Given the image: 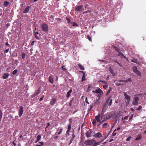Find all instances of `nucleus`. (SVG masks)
I'll return each mask as SVG.
<instances>
[{"instance_id": "f257e3e1", "label": "nucleus", "mask_w": 146, "mask_h": 146, "mask_svg": "<svg viewBox=\"0 0 146 146\" xmlns=\"http://www.w3.org/2000/svg\"><path fill=\"white\" fill-rule=\"evenodd\" d=\"M141 96V95H139L135 96L134 97L132 101V104L133 105H137L139 104L138 102Z\"/></svg>"}, {"instance_id": "f03ea898", "label": "nucleus", "mask_w": 146, "mask_h": 146, "mask_svg": "<svg viewBox=\"0 0 146 146\" xmlns=\"http://www.w3.org/2000/svg\"><path fill=\"white\" fill-rule=\"evenodd\" d=\"M96 141L94 139H93L92 140H86L84 142V144L87 145H93Z\"/></svg>"}, {"instance_id": "7ed1b4c3", "label": "nucleus", "mask_w": 146, "mask_h": 146, "mask_svg": "<svg viewBox=\"0 0 146 146\" xmlns=\"http://www.w3.org/2000/svg\"><path fill=\"white\" fill-rule=\"evenodd\" d=\"M41 28L43 31L44 32H47L48 31V26L45 23H43L42 25Z\"/></svg>"}, {"instance_id": "20e7f679", "label": "nucleus", "mask_w": 146, "mask_h": 146, "mask_svg": "<svg viewBox=\"0 0 146 146\" xmlns=\"http://www.w3.org/2000/svg\"><path fill=\"white\" fill-rule=\"evenodd\" d=\"M110 115L109 114L106 113L101 116V120H102V122L109 119Z\"/></svg>"}, {"instance_id": "39448f33", "label": "nucleus", "mask_w": 146, "mask_h": 146, "mask_svg": "<svg viewBox=\"0 0 146 146\" xmlns=\"http://www.w3.org/2000/svg\"><path fill=\"white\" fill-rule=\"evenodd\" d=\"M115 49L118 53L117 55L120 56L122 58H124L125 59H127L126 57L121 52L120 50L118 48L115 47Z\"/></svg>"}, {"instance_id": "423d86ee", "label": "nucleus", "mask_w": 146, "mask_h": 146, "mask_svg": "<svg viewBox=\"0 0 146 146\" xmlns=\"http://www.w3.org/2000/svg\"><path fill=\"white\" fill-rule=\"evenodd\" d=\"M133 72L139 76H141V72L140 71L137 70V68L136 66H134L133 67Z\"/></svg>"}, {"instance_id": "0eeeda50", "label": "nucleus", "mask_w": 146, "mask_h": 146, "mask_svg": "<svg viewBox=\"0 0 146 146\" xmlns=\"http://www.w3.org/2000/svg\"><path fill=\"white\" fill-rule=\"evenodd\" d=\"M92 92L93 93H98L100 94V95H102L103 94V91L99 88H98L92 91Z\"/></svg>"}, {"instance_id": "6e6552de", "label": "nucleus", "mask_w": 146, "mask_h": 146, "mask_svg": "<svg viewBox=\"0 0 146 146\" xmlns=\"http://www.w3.org/2000/svg\"><path fill=\"white\" fill-rule=\"evenodd\" d=\"M124 96L125 98L126 99L127 101V102L126 101L127 104H128L130 102V97L129 95H128L125 92H124Z\"/></svg>"}, {"instance_id": "1a4fd4ad", "label": "nucleus", "mask_w": 146, "mask_h": 146, "mask_svg": "<svg viewBox=\"0 0 146 146\" xmlns=\"http://www.w3.org/2000/svg\"><path fill=\"white\" fill-rule=\"evenodd\" d=\"M19 115L20 117H21L22 116L24 111L23 107L20 106L19 108Z\"/></svg>"}, {"instance_id": "9d476101", "label": "nucleus", "mask_w": 146, "mask_h": 146, "mask_svg": "<svg viewBox=\"0 0 146 146\" xmlns=\"http://www.w3.org/2000/svg\"><path fill=\"white\" fill-rule=\"evenodd\" d=\"M93 137L96 138H100L102 137V135L100 133L98 132L94 134Z\"/></svg>"}, {"instance_id": "9b49d317", "label": "nucleus", "mask_w": 146, "mask_h": 146, "mask_svg": "<svg viewBox=\"0 0 146 146\" xmlns=\"http://www.w3.org/2000/svg\"><path fill=\"white\" fill-rule=\"evenodd\" d=\"M41 88H39L38 90L33 95V97H35L39 94Z\"/></svg>"}, {"instance_id": "f8f14e48", "label": "nucleus", "mask_w": 146, "mask_h": 146, "mask_svg": "<svg viewBox=\"0 0 146 146\" xmlns=\"http://www.w3.org/2000/svg\"><path fill=\"white\" fill-rule=\"evenodd\" d=\"M108 107V106L107 104H106L104 105L102 108V114H104V112H105L106 110L107 109Z\"/></svg>"}, {"instance_id": "ddd939ff", "label": "nucleus", "mask_w": 146, "mask_h": 146, "mask_svg": "<svg viewBox=\"0 0 146 146\" xmlns=\"http://www.w3.org/2000/svg\"><path fill=\"white\" fill-rule=\"evenodd\" d=\"M83 7L82 5H79L76 7V9L78 11H81Z\"/></svg>"}, {"instance_id": "4468645a", "label": "nucleus", "mask_w": 146, "mask_h": 146, "mask_svg": "<svg viewBox=\"0 0 146 146\" xmlns=\"http://www.w3.org/2000/svg\"><path fill=\"white\" fill-rule=\"evenodd\" d=\"M63 129L62 128H58L57 130V131H59L58 133L57 132H56L55 133V135H56L57 134H58L59 135H60L61 134L62 132V131Z\"/></svg>"}, {"instance_id": "2eb2a0df", "label": "nucleus", "mask_w": 146, "mask_h": 146, "mask_svg": "<svg viewBox=\"0 0 146 146\" xmlns=\"http://www.w3.org/2000/svg\"><path fill=\"white\" fill-rule=\"evenodd\" d=\"M100 115L99 114H98V116H95V119L97 121V122H99L100 121Z\"/></svg>"}, {"instance_id": "dca6fc26", "label": "nucleus", "mask_w": 146, "mask_h": 146, "mask_svg": "<svg viewBox=\"0 0 146 146\" xmlns=\"http://www.w3.org/2000/svg\"><path fill=\"white\" fill-rule=\"evenodd\" d=\"M82 72V73L83 75L82 76V81L83 82L84 81H85L86 80L85 77H86V75L84 73V72L83 71H81L80 72Z\"/></svg>"}, {"instance_id": "f3484780", "label": "nucleus", "mask_w": 146, "mask_h": 146, "mask_svg": "<svg viewBox=\"0 0 146 146\" xmlns=\"http://www.w3.org/2000/svg\"><path fill=\"white\" fill-rule=\"evenodd\" d=\"M30 8V7L29 6H28L23 11V13H28L29 12V10Z\"/></svg>"}, {"instance_id": "a211bd4d", "label": "nucleus", "mask_w": 146, "mask_h": 146, "mask_svg": "<svg viewBox=\"0 0 146 146\" xmlns=\"http://www.w3.org/2000/svg\"><path fill=\"white\" fill-rule=\"evenodd\" d=\"M56 102V99L54 98H52L50 101V105H53Z\"/></svg>"}, {"instance_id": "6ab92c4d", "label": "nucleus", "mask_w": 146, "mask_h": 146, "mask_svg": "<svg viewBox=\"0 0 146 146\" xmlns=\"http://www.w3.org/2000/svg\"><path fill=\"white\" fill-rule=\"evenodd\" d=\"M72 91V90L71 89L70 90L67 92L66 94V97L67 98L69 97L70 95V94Z\"/></svg>"}, {"instance_id": "aec40b11", "label": "nucleus", "mask_w": 146, "mask_h": 146, "mask_svg": "<svg viewBox=\"0 0 146 146\" xmlns=\"http://www.w3.org/2000/svg\"><path fill=\"white\" fill-rule=\"evenodd\" d=\"M49 81L51 84H53L54 83V80L53 78L51 76H49L48 79Z\"/></svg>"}, {"instance_id": "412c9836", "label": "nucleus", "mask_w": 146, "mask_h": 146, "mask_svg": "<svg viewBox=\"0 0 146 146\" xmlns=\"http://www.w3.org/2000/svg\"><path fill=\"white\" fill-rule=\"evenodd\" d=\"M9 76V74L8 73H5L3 76V78L4 79H6Z\"/></svg>"}, {"instance_id": "4be33fe9", "label": "nucleus", "mask_w": 146, "mask_h": 146, "mask_svg": "<svg viewBox=\"0 0 146 146\" xmlns=\"http://www.w3.org/2000/svg\"><path fill=\"white\" fill-rule=\"evenodd\" d=\"M142 137L141 135L139 134L137 135L136 138H135V140H138L141 139Z\"/></svg>"}, {"instance_id": "5701e85b", "label": "nucleus", "mask_w": 146, "mask_h": 146, "mask_svg": "<svg viewBox=\"0 0 146 146\" xmlns=\"http://www.w3.org/2000/svg\"><path fill=\"white\" fill-rule=\"evenodd\" d=\"M78 65L79 68L81 70H84V68L82 65L81 64H79Z\"/></svg>"}, {"instance_id": "b1692460", "label": "nucleus", "mask_w": 146, "mask_h": 146, "mask_svg": "<svg viewBox=\"0 0 146 146\" xmlns=\"http://www.w3.org/2000/svg\"><path fill=\"white\" fill-rule=\"evenodd\" d=\"M85 134L86 137L88 138L90 137L91 136V134L89 132H87Z\"/></svg>"}, {"instance_id": "393cba45", "label": "nucleus", "mask_w": 146, "mask_h": 146, "mask_svg": "<svg viewBox=\"0 0 146 146\" xmlns=\"http://www.w3.org/2000/svg\"><path fill=\"white\" fill-rule=\"evenodd\" d=\"M72 138H71V139L70 140V143L69 144V145H70L72 142V141H73L74 138L75 137V136L74 135V134H73L72 135Z\"/></svg>"}, {"instance_id": "a878e982", "label": "nucleus", "mask_w": 146, "mask_h": 146, "mask_svg": "<svg viewBox=\"0 0 146 146\" xmlns=\"http://www.w3.org/2000/svg\"><path fill=\"white\" fill-rule=\"evenodd\" d=\"M49 20L50 22H52L53 21L54 18L53 16L52 15H51L49 17Z\"/></svg>"}, {"instance_id": "bb28decb", "label": "nucleus", "mask_w": 146, "mask_h": 146, "mask_svg": "<svg viewBox=\"0 0 146 146\" xmlns=\"http://www.w3.org/2000/svg\"><path fill=\"white\" fill-rule=\"evenodd\" d=\"M108 100L109 101H110V102L109 103L108 105L109 106H110L111 105L112 103V99L110 98H109Z\"/></svg>"}, {"instance_id": "cd10ccee", "label": "nucleus", "mask_w": 146, "mask_h": 146, "mask_svg": "<svg viewBox=\"0 0 146 146\" xmlns=\"http://www.w3.org/2000/svg\"><path fill=\"white\" fill-rule=\"evenodd\" d=\"M70 23L72 24V25L73 26L77 27L78 26V24L74 22H70Z\"/></svg>"}, {"instance_id": "c85d7f7f", "label": "nucleus", "mask_w": 146, "mask_h": 146, "mask_svg": "<svg viewBox=\"0 0 146 146\" xmlns=\"http://www.w3.org/2000/svg\"><path fill=\"white\" fill-rule=\"evenodd\" d=\"M108 125V123H104L103 124L102 127L104 128H106L107 127Z\"/></svg>"}, {"instance_id": "c756f323", "label": "nucleus", "mask_w": 146, "mask_h": 146, "mask_svg": "<svg viewBox=\"0 0 146 146\" xmlns=\"http://www.w3.org/2000/svg\"><path fill=\"white\" fill-rule=\"evenodd\" d=\"M39 144H37L36 145V146H41L42 145H43L44 144V143L43 142H40L39 143Z\"/></svg>"}, {"instance_id": "7c9ffc66", "label": "nucleus", "mask_w": 146, "mask_h": 146, "mask_svg": "<svg viewBox=\"0 0 146 146\" xmlns=\"http://www.w3.org/2000/svg\"><path fill=\"white\" fill-rule=\"evenodd\" d=\"M137 60L136 59L133 58L131 60V61L133 62L137 63Z\"/></svg>"}, {"instance_id": "2f4dec72", "label": "nucleus", "mask_w": 146, "mask_h": 146, "mask_svg": "<svg viewBox=\"0 0 146 146\" xmlns=\"http://www.w3.org/2000/svg\"><path fill=\"white\" fill-rule=\"evenodd\" d=\"M92 123L94 126H95L96 125V121L95 119H94L93 120Z\"/></svg>"}, {"instance_id": "473e14b6", "label": "nucleus", "mask_w": 146, "mask_h": 146, "mask_svg": "<svg viewBox=\"0 0 146 146\" xmlns=\"http://www.w3.org/2000/svg\"><path fill=\"white\" fill-rule=\"evenodd\" d=\"M110 72L113 76H114L115 75V74L113 72V71L112 69H111V68H110Z\"/></svg>"}, {"instance_id": "72a5a7b5", "label": "nucleus", "mask_w": 146, "mask_h": 146, "mask_svg": "<svg viewBox=\"0 0 146 146\" xmlns=\"http://www.w3.org/2000/svg\"><path fill=\"white\" fill-rule=\"evenodd\" d=\"M9 4V2L7 1H5L4 2V5L5 7L7 6Z\"/></svg>"}, {"instance_id": "f704fd0d", "label": "nucleus", "mask_w": 146, "mask_h": 146, "mask_svg": "<svg viewBox=\"0 0 146 146\" xmlns=\"http://www.w3.org/2000/svg\"><path fill=\"white\" fill-rule=\"evenodd\" d=\"M100 143L99 142H95L94 144L92 146H97V145H100Z\"/></svg>"}, {"instance_id": "c9c22d12", "label": "nucleus", "mask_w": 146, "mask_h": 146, "mask_svg": "<svg viewBox=\"0 0 146 146\" xmlns=\"http://www.w3.org/2000/svg\"><path fill=\"white\" fill-rule=\"evenodd\" d=\"M103 87L104 89H106L108 88V85L107 83V84H105V85H103Z\"/></svg>"}, {"instance_id": "e433bc0d", "label": "nucleus", "mask_w": 146, "mask_h": 146, "mask_svg": "<svg viewBox=\"0 0 146 146\" xmlns=\"http://www.w3.org/2000/svg\"><path fill=\"white\" fill-rule=\"evenodd\" d=\"M3 115V113L1 110H0V122L1 121V119Z\"/></svg>"}, {"instance_id": "4c0bfd02", "label": "nucleus", "mask_w": 146, "mask_h": 146, "mask_svg": "<svg viewBox=\"0 0 146 146\" xmlns=\"http://www.w3.org/2000/svg\"><path fill=\"white\" fill-rule=\"evenodd\" d=\"M71 124H70L69 125H68V129L67 130H68V131H70L71 129Z\"/></svg>"}, {"instance_id": "58836bf2", "label": "nucleus", "mask_w": 146, "mask_h": 146, "mask_svg": "<svg viewBox=\"0 0 146 146\" xmlns=\"http://www.w3.org/2000/svg\"><path fill=\"white\" fill-rule=\"evenodd\" d=\"M116 130V129H115L114 130V131H113V133L112 134L113 136H115L116 135V132H115Z\"/></svg>"}, {"instance_id": "ea45409f", "label": "nucleus", "mask_w": 146, "mask_h": 146, "mask_svg": "<svg viewBox=\"0 0 146 146\" xmlns=\"http://www.w3.org/2000/svg\"><path fill=\"white\" fill-rule=\"evenodd\" d=\"M41 138V135H38L37 137V141H39L40 140Z\"/></svg>"}, {"instance_id": "a19ab883", "label": "nucleus", "mask_w": 146, "mask_h": 146, "mask_svg": "<svg viewBox=\"0 0 146 146\" xmlns=\"http://www.w3.org/2000/svg\"><path fill=\"white\" fill-rule=\"evenodd\" d=\"M17 70L15 69L13 72L12 74L13 75H15L17 73Z\"/></svg>"}, {"instance_id": "79ce46f5", "label": "nucleus", "mask_w": 146, "mask_h": 146, "mask_svg": "<svg viewBox=\"0 0 146 146\" xmlns=\"http://www.w3.org/2000/svg\"><path fill=\"white\" fill-rule=\"evenodd\" d=\"M142 107L141 106H140L137 108L136 110L138 111H139L141 110L142 108Z\"/></svg>"}, {"instance_id": "37998d69", "label": "nucleus", "mask_w": 146, "mask_h": 146, "mask_svg": "<svg viewBox=\"0 0 146 146\" xmlns=\"http://www.w3.org/2000/svg\"><path fill=\"white\" fill-rule=\"evenodd\" d=\"M25 54L24 53H23L22 54V57L23 59H24L25 58Z\"/></svg>"}, {"instance_id": "c03bdc74", "label": "nucleus", "mask_w": 146, "mask_h": 146, "mask_svg": "<svg viewBox=\"0 0 146 146\" xmlns=\"http://www.w3.org/2000/svg\"><path fill=\"white\" fill-rule=\"evenodd\" d=\"M128 119V116H125L124 118V121L127 120Z\"/></svg>"}, {"instance_id": "a18cd8bd", "label": "nucleus", "mask_w": 146, "mask_h": 146, "mask_svg": "<svg viewBox=\"0 0 146 146\" xmlns=\"http://www.w3.org/2000/svg\"><path fill=\"white\" fill-rule=\"evenodd\" d=\"M66 20H67V22L68 23H70V20L69 18H68L67 17H66Z\"/></svg>"}, {"instance_id": "49530a36", "label": "nucleus", "mask_w": 146, "mask_h": 146, "mask_svg": "<svg viewBox=\"0 0 146 146\" xmlns=\"http://www.w3.org/2000/svg\"><path fill=\"white\" fill-rule=\"evenodd\" d=\"M69 131H68V130H67L66 133V136H69V135H70L69 134Z\"/></svg>"}, {"instance_id": "de8ad7c7", "label": "nucleus", "mask_w": 146, "mask_h": 146, "mask_svg": "<svg viewBox=\"0 0 146 146\" xmlns=\"http://www.w3.org/2000/svg\"><path fill=\"white\" fill-rule=\"evenodd\" d=\"M115 63H117L120 66H122V65H121V64L118 61H117V60H115Z\"/></svg>"}, {"instance_id": "09e8293b", "label": "nucleus", "mask_w": 146, "mask_h": 146, "mask_svg": "<svg viewBox=\"0 0 146 146\" xmlns=\"http://www.w3.org/2000/svg\"><path fill=\"white\" fill-rule=\"evenodd\" d=\"M72 102H73V100H71L70 101V102L69 106H72Z\"/></svg>"}, {"instance_id": "8fccbe9b", "label": "nucleus", "mask_w": 146, "mask_h": 146, "mask_svg": "<svg viewBox=\"0 0 146 146\" xmlns=\"http://www.w3.org/2000/svg\"><path fill=\"white\" fill-rule=\"evenodd\" d=\"M5 45L8 47H10V44L8 43V42H6Z\"/></svg>"}, {"instance_id": "3c124183", "label": "nucleus", "mask_w": 146, "mask_h": 146, "mask_svg": "<svg viewBox=\"0 0 146 146\" xmlns=\"http://www.w3.org/2000/svg\"><path fill=\"white\" fill-rule=\"evenodd\" d=\"M87 38H88V39L90 41H91L92 40V39L89 36H87Z\"/></svg>"}, {"instance_id": "603ef678", "label": "nucleus", "mask_w": 146, "mask_h": 146, "mask_svg": "<svg viewBox=\"0 0 146 146\" xmlns=\"http://www.w3.org/2000/svg\"><path fill=\"white\" fill-rule=\"evenodd\" d=\"M99 61L103 62H104V63L105 64H107V62L105 60H99Z\"/></svg>"}, {"instance_id": "864d4df0", "label": "nucleus", "mask_w": 146, "mask_h": 146, "mask_svg": "<svg viewBox=\"0 0 146 146\" xmlns=\"http://www.w3.org/2000/svg\"><path fill=\"white\" fill-rule=\"evenodd\" d=\"M44 98V96H42L41 97L40 100H39L40 101H42L43 99V98Z\"/></svg>"}, {"instance_id": "5fc2aeb1", "label": "nucleus", "mask_w": 146, "mask_h": 146, "mask_svg": "<svg viewBox=\"0 0 146 146\" xmlns=\"http://www.w3.org/2000/svg\"><path fill=\"white\" fill-rule=\"evenodd\" d=\"M127 81V82H130L131 81V79L130 78H129L127 80H126Z\"/></svg>"}, {"instance_id": "6e6d98bb", "label": "nucleus", "mask_w": 146, "mask_h": 146, "mask_svg": "<svg viewBox=\"0 0 146 146\" xmlns=\"http://www.w3.org/2000/svg\"><path fill=\"white\" fill-rule=\"evenodd\" d=\"M131 137H129L127 138L126 139V141H129L131 139Z\"/></svg>"}, {"instance_id": "4d7b16f0", "label": "nucleus", "mask_w": 146, "mask_h": 146, "mask_svg": "<svg viewBox=\"0 0 146 146\" xmlns=\"http://www.w3.org/2000/svg\"><path fill=\"white\" fill-rule=\"evenodd\" d=\"M99 82H102L104 83L105 84H107V82H106V81H103V80H100L99 81Z\"/></svg>"}, {"instance_id": "13d9d810", "label": "nucleus", "mask_w": 146, "mask_h": 146, "mask_svg": "<svg viewBox=\"0 0 146 146\" xmlns=\"http://www.w3.org/2000/svg\"><path fill=\"white\" fill-rule=\"evenodd\" d=\"M62 69L63 70H66V68L64 66H62Z\"/></svg>"}, {"instance_id": "bf43d9fd", "label": "nucleus", "mask_w": 146, "mask_h": 146, "mask_svg": "<svg viewBox=\"0 0 146 146\" xmlns=\"http://www.w3.org/2000/svg\"><path fill=\"white\" fill-rule=\"evenodd\" d=\"M111 88H109V90H108V94L110 92V91H111Z\"/></svg>"}, {"instance_id": "052dcab7", "label": "nucleus", "mask_w": 146, "mask_h": 146, "mask_svg": "<svg viewBox=\"0 0 146 146\" xmlns=\"http://www.w3.org/2000/svg\"><path fill=\"white\" fill-rule=\"evenodd\" d=\"M85 102L86 103L89 104V103L88 102V101L87 97H86V99H85Z\"/></svg>"}, {"instance_id": "680f3d73", "label": "nucleus", "mask_w": 146, "mask_h": 146, "mask_svg": "<svg viewBox=\"0 0 146 146\" xmlns=\"http://www.w3.org/2000/svg\"><path fill=\"white\" fill-rule=\"evenodd\" d=\"M116 85L117 86H119L121 85V84L119 83L118 82L116 83Z\"/></svg>"}, {"instance_id": "e2e57ef3", "label": "nucleus", "mask_w": 146, "mask_h": 146, "mask_svg": "<svg viewBox=\"0 0 146 146\" xmlns=\"http://www.w3.org/2000/svg\"><path fill=\"white\" fill-rule=\"evenodd\" d=\"M56 19L59 21H61L62 20L60 18H56Z\"/></svg>"}, {"instance_id": "0e129e2a", "label": "nucleus", "mask_w": 146, "mask_h": 146, "mask_svg": "<svg viewBox=\"0 0 146 146\" xmlns=\"http://www.w3.org/2000/svg\"><path fill=\"white\" fill-rule=\"evenodd\" d=\"M35 42V41H32L31 43V46H33V45L34 44V43Z\"/></svg>"}, {"instance_id": "69168bd1", "label": "nucleus", "mask_w": 146, "mask_h": 146, "mask_svg": "<svg viewBox=\"0 0 146 146\" xmlns=\"http://www.w3.org/2000/svg\"><path fill=\"white\" fill-rule=\"evenodd\" d=\"M9 51V49H7L6 50H5V52L7 53Z\"/></svg>"}, {"instance_id": "338daca9", "label": "nucleus", "mask_w": 146, "mask_h": 146, "mask_svg": "<svg viewBox=\"0 0 146 146\" xmlns=\"http://www.w3.org/2000/svg\"><path fill=\"white\" fill-rule=\"evenodd\" d=\"M50 125V123H47V126L45 128V129H46L48 126H49Z\"/></svg>"}, {"instance_id": "774afa93", "label": "nucleus", "mask_w": 146, "mask_h": 146, "mask_svg": "<svg viewBox=\"0 0 146 146\" xmlns=\"http://www.w3.org/2000/svg\"><path fill=\"white\" fill-rule=\"evenodd\" d=\"M35 37L38 40L39 39V38H38V37L36 35H35Z\"/></svg>"}]
</instances>
